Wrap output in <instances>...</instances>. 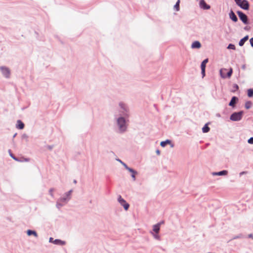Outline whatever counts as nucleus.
Wrapping results in <instances>:
<instances>
[{"mask_svg": "<svg viewBox=\"0 0 253 253\" xmlns=\"http://www.w3.org/2000/svg\"><path fill=\"white\" fill-rule=\"evenodd\" d=\"M232 68H230L229 71L225 68H222L220 70V74L222 78H230L232 74Z\"/></svg>", "mask_w": 253, "mask_h": 253, "instance_id": "1", "label": "nucleus"}, {"mask_svg": "<svg viewBox=\"0 0 253 253\" xmlns=\"http://www.w3.org/2000/svg\"><path fill=\"white\" fill-rule=\"evenodd\" d=\"M246 173V172H244V171L240 173V175Z\"/></svg>", "mask_w": 253, "mask_h": 253, "instance_id": "34", "label": "nucleus"}, {"mask_svg": "<svg viewBox=\"0 0 253 253\" xmlns=\"http://www.w3.org/2000/svg\"><path fill=\"white\" fill-rule=\"evenodd\" d=\"M200 6L204 9H209L210 6L208 5L204 0H201L200 2Z\"/></svg>", "mask_w": 253, "mask_h": 253, "instance_id": "8", "label": "nucleus"}, {"mask_svg": "<svg viewBox=\"0 0 253 253\" xmlns=\"http://www.w3.org/2000/svg\"><path fill=\"white\" fill-rule=\"evenodd\" d=\"M236 4L245 10H248L249 8V3L247 0H234Z\"/></svg>", "mask_w": 253, "mask_h": 253, "instance_id": "2", "label": "nucleus"}, {"mask_svg": "<svg viewBox=\"0 0 253 253\" xmlns=\"http://www.w3.org/2000/svg\"><path fill=\"white\" fill-rule=\"evenodd\" d=\"M203 132L204 133H206L209 131L210 127L206 124L202 128Z\"/></svg>", "mask_w": 253, "mask_h": 253, "instance_id": "20", "label": "nucleus"}, {"mask_svg": "<svg viewBox=\"0 0 253 253\" xmlns=\"http://www.w3.org/2000/svg\"><path fill=\"white\" fill-rule=\"evenodd\" d=\"M243 114V111L234 113L231 115L230 120L233 121H240L242 118Z\"/></svg>", "mask_w": 253, "mask_h": 253, "instance_id": "3", "label": "nucleus"}, {"mask_svg": "<svg viewBox=\"0 0 253 253\" xmlns=\"http://www.w3.org/2000/svg\"><path fill=\"white\" fill-rule=\"evenodd\" d=\"M156 152H157V153L158 155H159V154H160V151L159 150H157V151H156Z\"/></svg>", "mask_w": 253, "mask_h": 253, "instance_id": "33", "label": "nucleus"}, {"mask_svg": "<svg viewBox=\"0 0 253 253\" xmlns=\"http://www.w3.org/2000/svg\"><path fill=\"white\" fill-rule=\"evenodd\" d=\"M125 120L124 118H120L118 119V124L119 126L121 131H124L126 129L125 126Z\"/></svg>", "mask_w": 253, "mask_h": 253, "instance_id": "4", "label": "nucleus"}, {"mask_svg": "<svg viewBox=\"0 0 253 253\" xmlns=\"http://www.w3.org/2000/svg\"><path fill=\"white\" fill-rule=\"evenodd\" d=\"M16 127L22 129L24 127V124L20 120H18L17 122Z\"/></svg>", "mask_w": 253, "mask_h": 253, "instance_id": "12", "label": "nucleus"}, {"mask_svg": "<svg viewBox=\"0 0 253 253\" xmlns=\"http://www.w3.org/2000/svg\"><path fill=\"white\" fill-rule=\"evenodd\" d=\"M228 173V171L227 170H222L221 171H219L218 172L214 173L213 174L216 175H226Z\"/></svg>", "mask_w": 253, "mask_h": 253, "instance_id": "16", "label": "nucleus"}, {"mask_svg": "<svg viewBox=\"0 0 253 253\" xmlns=\"http://www.w3.org/2000/svg\"><path fill=\"white\" fill-rule=\"evenodd\" d=\"M154 237H155V238H156L157 239H159V236L157 235H154Z\"/></svg>", "mask_w": 253, "mask_h": 253, "instance_id": "32", "label": "nucleus"}, {"mask_svg": "<svg viewBox=\"0 0 253 253\" xmlns=\"http://www.w3.org/2000/svg\"><path fill=\"white\" fill-rule=\"evenodd\" d=\"M227 48L228 49H232L233 50H235L236 49L235 46L234 44H229L227 47Z\"/></svg>", "mask_w": 253, "mask_h": 253, "instance_id": "26", "label": "nucleus"}, {"mask_svg": "<svg viewBox=\"0 0 253 253\" xmlns=\"http://www.w3.org/2000/svg\"><path fill=\"white\" fill-rule=\"evenodd\" d=\"M128 171L131 173V176L133 179V180H135V174L137 173L136 171H135L133 169H128Z\"/></svg>", "mask_w": 253, "mask_h": 253, "instance_id": "17", "label": "nucleus"}, {"mask_svg": "<svg viewBox=\"0 0 253 253\" xmlns=\"http://www.w3.org/2000/svg\"><path fill=\"white\" fill-rule=\"evenodd\" d=\"M233 89L232 91H233V92H235L236 90H238V89H239L238 85L237 84H233Z\"/></svg>", "mask_w": 253, "mask_h": 253, "instance_id": "25", "label": "nucleus"}, {"mask_svg": "<svg viewBox=\"0 0 253 253\" xmlns=\"http://www.w3.org/2000/svg\"><path fill=\"white\" fill-rule=\"evenodd\" d=\"M1 70L2 72V74L3 75L6 77V78H8L9 77L10 75V71L8 68L1 67Z\"/></svg>", "mask_w": 253, "mask_h": 253, "instance_id": "7", "label": "nucleus"}, {"mask_svg": "<svg viewBox=\"0 0 253 253\" xmlns=\"http://www.w3.org/2000/svg\"><path fill=\"white\" fill-rule=\"evenodd\" d=\"M208 62V59L207 58L206 59H205L202 63H204V64H207V63Z\"/></svg>", "mask_w": 253, "mask_h": 253, "instance_id": "30", "label": "nucleus"}, {"mask_svg": "<svg viewBox=\"0 0 253 253\" xmlns=\"http://www.w3.org/2000/svg\"><path fill=\"white\" fill-rule=\"evenodd\" d=\"M248 143H250V144H253V137H251L250 138L248 141Z\"/></svg>", "mask_w": 253, "mask_h": 253, "instance_id": "27", "label": "nucleus"}, {"mask_svg": "<svg viewBox=\"0 0 253 253\" xmlns=\"http://www.w3.org/2000/svg\"><path fill=\"white\" fill-rule=\"evenodd\" d=\"M201 44L200 42L198 41H195V42H193L191 45V47L193 48H199L201 47Z\"/></svg>", "mask_w": 253, "mask_h": 253, "instance_id": "9", "label": "nucleus"}, {"mask_svg": "<svg viewBox=\"0 0 253 253\" xmlns=\"http://www.w3.org/2000/svg\"><path fill=\"white\" fill-rule=\"evenodd\" d=\"M252 105V103L251 101H247L245 103V108L247 109H250Z\"/></svg>", "mask_w": 253, "mask_h": 253, "instance_id": "23", "label": "nucleus"}, {"mask_svg": "<svg viewBox=\"0 0 253 253\" xmlns=\"http://www.w3.org/2000/svg\"><path fill=\"white\" fill-rule=\"evenodd\" d=\"M170 143V140H167L165 141H162L160 143V145L162 147H165L167 144H169Z\"/></svg>", "mask_w": 253, "mask_h": 253, "instance_id": "21", "label": "nucleus"}, {"mask_svg": "<svg viewBox=\"0 0 253 253\" xmlns=\"http://www.w3.org/2000/svg\"><path fill=\"white\" fill-rule=\"evenodd\" d=\"M57 206L58 208H60V207L61 206V205H59V204H57Z\"/></svg>", "mask_w": 253, "mask_h": 253, "instance_id": "35", "label": "nucleus"}, {"mask_svg": "<svg viewBox=\"0 0 253 253\" xmlns=\"http://www.w3.org/2000/svg\"><path fill=\"white\" fill-rule=\"evenodd\" d=\"M53 243L55 244H58V245H63L65 244L64 241H61L60 240H58V239L55 240L53 241Z\"/></svg>", "mask_w": 253, "mask_h": 253, "instance_id": "18", "label": "nucleus"}, {"mask_svg": "<svg viewBox=\"0 0 253 253\" xmlns=\"http://www.w3.org/2000/svg\"><path fill=\"white\" fill-rule=\"evenodd\" d=\"M161 225V223H159L156 225L153 226V231L156 233L158 234L160 230V227Z\"/></svg>", "mask_w": 253, "mask_h": 253, "instance_id": "11", "label": "nucleus"}, {"mask_svg": "<svg viewBox=\"0 0 253 253\" xmlns=\"http://www.w3.org/2000/svg\"><path fill=\"white\" fill-rule=\"evenodd\" d=\"M49 194L51 196H53V189H50L49 191Z\"/></svg>", "mask_w": 253, "mask_h": 253, "instance_id": "28", "label": "nucleus"}, {"mask_svg": "<svg viewBox=\"0 0 253 253\" xmlns=\"http://www.w3.org/2000/svg\"><path fill=\"white\" fill-rule=\"evenodd\" d=\"M250 42L252 46L253 47V38H252L250 39Z\"/></svg>", "mask_w": 253, "mask_h": 253, "instance_id": "31", "label": "nucleus"}, {"mask_svg": "<svg viewBox=\"0 0 253 253\" xmlns=\"http://www.w3.org/2000/svg\"><path fill=\"white\" fill-rule=\"evenodd\" d=\"M27 234L29 236L33 235L35 237H37L38 236V235H37V233L35 231H32V230H28L27 231Z\"/></svg>", "mask_w": 253, "mask_h": 253, "instance_id": "19", "label": "nucleus"}, {"mask_svg": "<svg viewBox=\"0 0 253 253\" xmlns=\"http://www.w3.org/2000/svg\"><path fill=\"white\" fill-rule=\"evenodd\" d=\"M248 39H249L248 36H246L244 38L242 39L239 42V45L241 46H243L244 45V44L245 43V42H246Z\"/></svg>", "mask_w": 253, "mask_h": 253, "instance_id": "13", "label": "nucleus"}, {"mask_svg": "<svg viewBox=\"0 0 253 253\" xmlns=\"http://www.w3.org/2000/svg\"><path fill=\"white\" fill-rule=\"evenodd\" d=\"M123 165L124 166L125 168L128 170V169H131V168H128L126 164H125V163H123Z\"/></svg>", "mask_w": 253, "mask_h": 253, "instance_id": "29", "label": "nucleus"}, {"mask_svg": "<svg viewBox=\"0 0 253 253\" xmlns=\"http://www.w3.org/2000/svg\"><path fill=\"white\" fill-rule=\"evenodd\" d=\"M230 18L234 21L237 22L238 21V19L235 13L233 11H231L229 13Z\"/></svg>", "mask_w": 253, "mask_h": 253, "instance_id": "10", "label": "nucleus"}, {"mask_svg": "<svg viewBox=\"0 0 253 253\" xmlns=\"http://www.w3.org/2000/svg\"><path fill=\"white\" fill-rule=\"evenodd\" d=\"M52 240H53V238H50L49 239V241L51 242Z\"/></svg>", "mask_w": 253, "mask_h": 253, "instance_id": "36", "label": "nucleus"}, {"mask_svg": "<svg viewBox=\"0 0 253 253\" xmlns=\"http://www.w3.org/2000/svg\"><path fill=\"white\" fill-rule=\"evenodd\" d=\"M119 203L123 206L126 210H127L129 208V204L126 202V201L123 199L121 196L118 198Z\"/></svg>", "mask_w": 253, "mask_h": 253, "instance_id": "6", "label": "nucleus"}, {"mask_svg": "<svg viewBox=\"0 0 253 253\" xmlns=\"http://www.w3.org/2000/svg\"><path fill=\"white\" fill-rule=\"evenodd\" d=\"M206 66V64H204L203 63H201V68L202 74L203 78H204L205 76Z\"/></svg>", "mask_w": 253, "mask_h": 253, "instance_id": "14", "label": "nucleus"}, {"mask_svg": "<svg viewBox=\"0 0 253 253\" xmlns=\"http://www.w3.org/2000/svg\"><path fill=\"white\" fill-rule=\"evenodd\" d=\"M238 100V98L234 96L232 98L230 103H229V106H234L235 104L236 103V101Z\"/></svg>", "mask_w": 253, "mask_h": 253, "instance_id": "15", "label": "nucleus"}, {"mask_svg": "<svg viewBox=\"0 0 253 253\" xmlns=\"http://www.w3.org/2000/svg\"><path fill=\"white\" fill-rule=\"evenodd\" d=\"M179 3H180V0H178L174 6V8L175 9L176 11H177L179 10Z\"/></svg>", "mask_w": 253, "mask_h": 253, "instance_id": "22", "label": "nucleus"}, {"mask_svg": "<svg viewBox=\"0 0 253 253\" xmlns=\"http://www.w3.org/2000/svg\"><path fill=\"white\" fill-rule=\"evenodd\" d=\"M248 95L250 97H251L253 96V89H249L248 90Z\"/></svg>", "mask_w": 253, "mask_h": 253, "instance_id": "24", "label": "nucleus"}, {"mask_svg": "<svg viewBox=\"0 0 253 253\" xmlns=\"http://www.w3.org/2000/svg\"><path fill=\"white\" fill-rule=\"evenodd\" d=\"M237 14L242 22L244 24H248V17L247 15L241 11H237Z\"/></svg>", "mask_w": 253, "mask_h": 253, "instance_id": "5", "label": "nucleus"}]
</instances>
